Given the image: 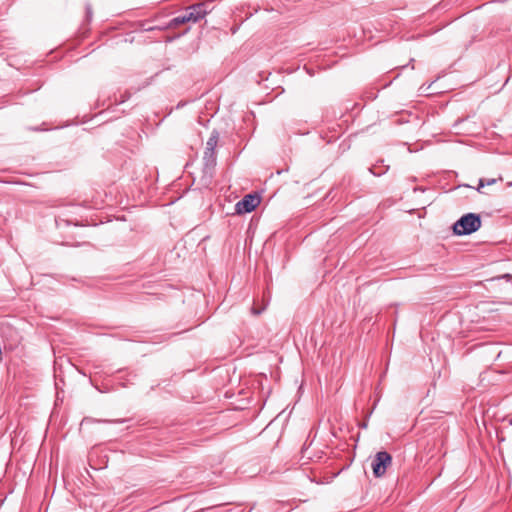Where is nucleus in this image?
<instances>
[{"label": "nucleus", "instance_id": "f257e3e1", "mask_svg": "<svg viewBox=\"0 0 512 512\" xmlns=\"http://www.w3.org/2000/svg\"><path fill=\"white\" fill-rule=\"evenodd\" d=\"M480 227V216L474 213H468L456 221L453 225V231L456 235H468L476 232Z\"/></svg>", "mask_w": 512, "mask_h": 512}, {"label": "nucleus", "instance_id": "f03ea898", "mask_svg": "<svg viewBox=\"0 0 512 512\" xmlns=\"http://www.w3.org/2000/svg\"><path fill=\"white\" fill-rule=\"evenodd\" d=\"M206 15L204 4H196L189 7L186 12L180 16L173 18L170 22L171 26L177 27L187 22L196 23Z\"/></svg>", "mask_w": 512, "mask_h": 512}, {"label": "nucleus", "instance_id": "7ed1b4c3", "mask_svg": "<svg viewBox=\"0 0 512 512\" xmlns=\"http://www.w3.org/2000/svg\"><path fill=\"white\" fill-rule=\"evenodd\" d=\"M219 140V134L217 131H213L206 142V147L203 153V161L205 169H212L216 165V153L215 148Z\"/></svg>", "mask_w": 512, "mask_h": 512}, {"label": "nucleus", "instance_id": "20e7f679", "mask_svg": "<svg viewBox=\"0 0 512 512\" xmlns=\"http://www.w3.org/2000/svg\"><path fill=\"white\" fill-rule=\"evenodd\" d=\"M392 463L391 455L386 451L378 452L372 461V470L375 477H382Z\"/></svg>", "mask_w": 512, "mask_h": 512}, {"label": "nucleus", "instance_id": "39448f33", "mask_svg": "<svg viewBox=\"0 0 512 512\" xmlns=\"http://www.w3.org/2000/svg\"><path fill=\"white\" fill-rule=\"evenodd\" d=\"M260 203V198L257 195L247 194L235 205L237 214H244L252 212Z\"/></svg>", "mask_w": 512, "mask_h": 512}, {"label": "nucleus", "instance_id": "423d86ee", "mask_svg": "<svg viewBox=\"0 0 512 512\" xmlns=\"http://www.w3.org/2000/svg\"><path fill=\"white\" fill-rule=\"evenodd\" d=\"M498 180H499V181H502V180H503V178H502V177H499L498 179H496V178H490V179H483V178H481V179H479L478 187H477V191H478L479 193H484V192L482 191V189H483L486 185H488V186H489V185H493V184H495Z\"/></svg>", "mask_w": 512, "mask_h": 512}, {"label": "nucleus", "instance_id": "0eeeda50", "mask_svg": "<svg viewBox=\"0 0 512 512\" xmlns=\"http://www.w3.org/2000/svg\"><path fill=\"white\" fill-rule=\"evenodd\" d=\"M500 278H505V279H507V280H510V279L512 280V275H510V274H505V275H502V276L498 277V279H500Z\"/></svg>", "mask_w": 512, "mask_h": 512}, {"label": "nucleus", "instance_id": "6e6552de", "mask_svg": "<svg viewBox=\"0 0 512 512\" xmlns=\"http://www.w3.org/2000/svg\"><path fill=\"white\" fill-rule=\"evenodd\" d=\"M252 313H253L254 315H259V314L261 313V310L256 309V308H252Z\"/></svg>", "mask_w": 512, "mask_h": 512}]
</instances>
